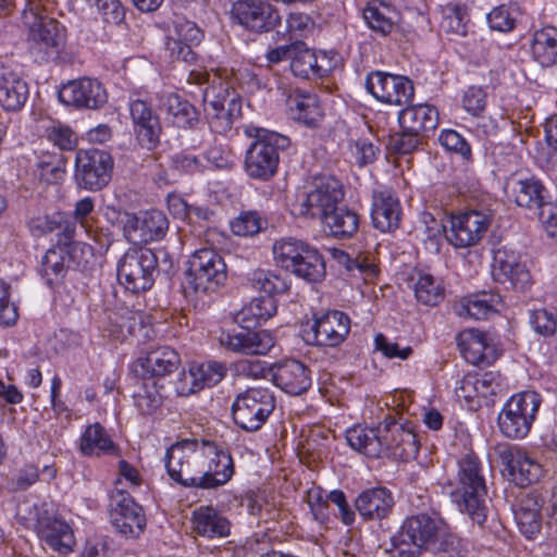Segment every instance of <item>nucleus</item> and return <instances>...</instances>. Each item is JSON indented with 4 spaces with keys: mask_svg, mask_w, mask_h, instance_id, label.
I'll return each instance as SVG.
<instances>
[{
    "mask_svg": "<svg viewBox=\"0 0 557 557\" xmlns=\"http://www.w3.org/2000/svg\"><path fill=\"white\" fill-rule=\"evenodd\" d=\"M276 301L273 297L253 298L235 317L236 322L242 324L244 330L221 331L218 338L220 345L236 354L267 355L275 345L273 334L268 330L249 331V329L270 319L276 312Z\"/></svg>",
    "mask_w": 557,
    "mask_h": 557,
    "instance_id": "nucleus-1",
    "label": "nucleus"
},
{
    "mask_svg": "<svg viewBox=\"0 0 557 557\" xmlns=\"http://www.w3.org/2000/svg\"><path fill=\"white\" fill-rule=\"evenodd\" d=\"M442 492L448 495L458 509L482 525L486 520L487 486L483 463L476 454L467 450L457 459L456 480L447 479L441 483Z\"/></svg>",
    "mask_w": 557,
    "mask_h": 557,
    "instance_id": "nucleus-2",
    "label": "nucleus"
},
{
    "mask_svg": "<svg viewBox=\"0 0 557 557\" xmlns=\"http://www.w3.org/2000/svg\"><path fill=\"white\" fill-rule=\"evenodd\" d=\"M245 134L255 138L246 151V174L259 181H268L277 171L280 153L289 145L288 137L253 125L245 127Z\"/></svg>",
    "mask_w": 557,
    "mask_h": 557,
    "instance_id": "nucleus-3",
    "label": "nucleus"
},
{
    "mask_svg": "<svg viewBox=\"0 0 557 557\" xmlns=\"http://www.w3.org/2000/svg\"><path fill=\"white\" fill-rule=\"evenodd\" d=\"M207 442L184 440L168 448L164 466L171 479L185 485L206 488Z\"/></svg>",
    "mask_w": 557,
    "mask_h": 557,
    "instance_id": "nucleus-4",
    "label": "nucleus"
},
{
    "mask_svg": "<svg viewBox=\"0 0 557 557\" xmlns=\"http://www.w3.org/2000/svg\"><path fill=\"white\" fill-rule=\"evenodd\" d=\"M22 18L29 52L41 61L58 57L65 42V28L34 4L23 10Z\"/></svg>",
    "mask_w": 557,
    "mask_h": 557,
    "instance_id": "nucleus-5",
    "label": "nucleus"
},
{
    "mask_svg": "<svg viewBox=\"0 0 557 557\" xmlns=\"http://www.w3.org/2000/svg\"><path fill=\"white\" fill-rule=\"evenodd\" d=\"M344 199L342 183L331 175H319L305 186L293 203V212L305 219L323 220Z\"/></svg>",
    "mask_w": 557,
    "mask_h": 557,
    "instance_id": "nucleus-6",
    "label": "nucleus"
},
{
    "mask_svg": "<svg viewBox=\"0 0 557 557\" xmlns=\"http://www.w3.org/2000/svg\"><path fill=\"white\" fill-rule=\"evenodd\" d=\"M442 528L440 519L428 515L412 516L406 519L399 531L392 536L388 552L392 557H416L423 549L436 544Z\"/></svg>",
    "mask_w": 557,
    "mask_h": 557,
    "instance_id": "nucleus-7",
    "label": "nucleus"
},
{
    "mask_svg": "<svg viewBox=\"0 0 557 557\" xmlns=\"http://www.w3.org/2000/svg\"><path fill=\"white\" fill-rule=\"evenodd\" d=\"M541 404V395L534 391L512 395L503 405L497 417L500 433L512 440L524 438L530 433Z\"/></svg>",
    "mask_w": 557,
    "mask_h": 557,
    "instance_id": "nucleus-8",
    "label": "nucleus"
},
{
    "mask_svg": "<svg viewBox=\"0 0 557 557\" xmlns=\"http://www.w3.org/2000/svg\"><path fill=\"white\" fill-rule=\"evenodd\" d=\"M274 407V396L269 388L249 387L236 396L232 414L240 429L253 432L265 423Z\"/></svg>",
    "mask_w": 557,
    "mask_h": 557,
    "instance_id": "nucleus-9",
    "label": "nucleus"
},
{
    "mask_svg": "<svg viewBox=\"0 0 557 557\" xmlns=\"http://www.w3.org/2000/svg\"><path fill=\"white\" fill-rule=\"evenodd\" d=\"M186 272V283L196 293L216 289L226 280V264L213 249L202 248L193 253Z\"/></svg>",
    "mask_w": 557,
    "mask_h": 557,
    "instance_id": "nucleus-10",
    "label": "nucleus"
},
{
    "mask_svg": "<svg viewBox=\"0 0 557 557\" xmlns=\"http://www.w3.org/2000/svg\"><path fill=\"white\" fill-rule=\"evenodd\" d=\"M157 268L154 253L147 248L128 249L117 263V278L132 293L149 289Z\"/></svg>",
    "mask_w": 557,
    "mask_h": 557,
    "instance_id": "nucleus-11",
    "label": "nucleus"
},
{
    "mask_svg": "<svg viewBox=\"0 0 557 557\" xmlns=\"http://www.w3.org/2000/svg\"><path fill=\"white\" fill-rule=\"evenodd\" d=\"M113 169L112 157L100 149H81L75 156V181L81 188L99 190L108 185Z\"/></svg>",
    "mask_w": 557,
    "mask_h": 557,
    "instance_id": "nucleus-12",
    "label": "nucleus"
},
{
    "mask_svg": "<svg viewBox=\"0 0 557 557\" xmlns=\"http://www.w3.org/2000/svg\"><path fill=\"white\" fill-rule=\"evenodd\" d=\"M446 238L456 248L476 245L492 224V214L483 210H468L450 216Z\"/></svg>",
    "mask_w": 557,
    "mask_h": 557,
    "instance_id": "nucleus-13",
    "label": "nucleus"
},
{
    "mask_svg": "<svg viewBox=\"0 0 557 557\" xmlns=\"http://www.w3.org/2000/svg\"><path fill=\"white\" fill-rule=\"evenodd\" d=\"M367 91L377 101L389 106H404L412 100V82L403 75L374 71L364 79Z\"/></svg>",
    "mask_w": 557,
    "mask_h": 557,
    "instance_id": "nucleus-14",
    "label": "nucleus"
},
{
    "mask_svg": "<svg viewBox=\"0 0 557 557\" xmlns=\"http://www.w3.org/2000/svg\"><path fill=\"white\" fill-rule=\"evenodd\" d=\"M231 14L238 25L256 34L270 32L281 23L278 10L265 0H238Z\"/></svg>",
    "mask_w": 557,
    "mask_h": 557,
    "instance_id": "nucleus-15",
    "label": "nucleus"
},
{
    "mask_svg": "<svg viewBox=\"0 0 557 557\" xmlns=\"http://www.w3.org/2000/svg\"><path fill=\"white\" fill-rule=\"evenodd\" d=\"M58 98L67 107L79 110H98L107 103L108 92L100 81L82 77L62 85Z\"/></svg>",
    "mask_w": 557,
    "mask_h": 557,
    "instance_id": "nucleus-16",
    "label": "nucleus"
},
{
    "mask_svg": "<svg viewBox=\"0 0 557 557\" xmlns=\"http://www.w3.org/2000/svg\"><path fill=\"white\" fill-rule=\"evenodd\" d=\"M168 228V218L159 210H149L139 214L126 213L123 220L124 236L134 245L160 240Z\"/></svg>",
    "mask_w": 557,
    "mask_h": 557,
    "instance_id": "nucleus-17",
    "label": "nucleus"
},
{
    "mask_svg": "<svg viewBox=\"0 0 557 557\" xmlns=\"http://www.w3.org/2000/svg\"><path fill=\"white\" fill-rule=\"evenodd\" d=\"M492 276L506 288L525 289L531 285V275L520 255L507 247L494 251Z\"/></svg>",
    "mask_w": 557,
    "mask_h": 557,
    "instance_id": "nucleus-18",
    "label": "nucleus"
},
{
    "mask_svg": "<svg viewBox=\"0 0 557 557\" xmlns=\"http://www.w3.org/2000/svg\"><path fill=\"white\" fill-rule=\"evenodd\" d=\"M116 493L112 495V509L110 513L112 525L124 536H138L146 527V517L143 508L117 485Z\"/></svg>",
    "mask_w": 557,
    "mask_h": 557,
    "instance_id": "nucleus-19",
    "label": "nucleus"
},
{
    "mask_svg": "<svg viewBox=\"0 0 557 557\" xmlns=\"http://www.w3.org/2000/svg\"><path fill=\"white\" fill-rule=\"evenodd\" d=\"M504 191L508 201L524 209L535 210L545 205L546 188L535 176L513 174L507 178Z\"/></svg>",
    "mask_w": 557,
    "mask_h": 557,
    "instance_id": "nucleus-20",
    "label": "nucleus"
},
{
    "mask_svg": "<svg viewBox=\"0 0 557 557\" xmlns=\"http://www.w3.org/2000/svg\"><path fill=\"white\" fill-rule=\"evenodd\" d=\"M128 110L136 140L143 148L153 149L159 144L161 134L159 116L141 99H131Z\"/></svg>",
    "mask_w": 557,
    "mask_h": 557,
    "instance_id": "nucleus-21",
    "label": "nucleus"
},
{
    "mask_svg": "<svg viewBox=\"0 0 557 557\" xmlns=\"http://www.w3.org/2000/svg\"><path fill=\"white\" fill-rule=\"evenodd\" d=\"M188 82L196 85H208L202 90L206 112L225 108L226 103L237 107L235 99L230 98L228 84L222 81V73L220 71L211 70V72H208L202 69H194L189 72Z\"/></svg>",
    "mask_w": 557,
    "mask_h": 557,
    "instance_id": "nucleus-22",
    "label": "nucleus"
},
{
    "mask_svg": "<svg viewBox=\"0 0 557 557\" xmlns=\"http://www.w3.org/2000/svg\"><path fill=\"white\" fill-rule=\"evenodd\" d=\"M350 330V320L342 311H331L315 319L306 341L310 344L334 347L339 345Z\"/></svg>",
    "mask_w": 557,
    "mask_h": 557,
    "instance_id": "nucleus-23",
    "label": "nucleus"
},
{
    "mask_svg": "<svg viewBox=\"0 0 557 557\" xmlns=\"http://www.w3.org/2000/svg\"><path fill=\"white\" fill-rule=\"evenodd\" d=\"M387 435L386 422L375 428L355 425L346 431L348 445L356 451L372 458L385 457L389 449Z\"/></svg>",
    "mask_w": 557,
    "mask_h": 557,
    "instance_id": "nucleus-24",
    "label": "nucleus"
},
{
    "mask_svg": "<svg viewBox=\"0 0 557 557\" xmlns=\"http://www.w3.org/2000/svg\"><path fill=\"white\" fill-rule=\"evenodd\" d=\"M458 347L465 360L475 366L491 364L500 355L493 338L474 329L465 330L459 334Z\"/></svg>",
    "mask_w": 557,
    "mask_h": 557,
    "instance_id": "nucleus-25",
    "label": "nucleus"
},
{
    "mask_svg": "<svg viewBox=\"0 0 557 557\" xmlns=\"http://www.w3.org/2000/svg\"><path fill=\"white\" fill-rule=\"evenodd\" d=\"M274 384L289 395H300L312 383L310 370L300 361L285 359L271 368Z\"/></svg>",
    "mask_w": 557,
    "mask_h": 557,
    "instance_id": "nucleus-26",
    "label": "nucleus"
},
{
    "mask_svg": "<svg viewBox=\"0 0 557 557\" xmlns=\"http://www.w3.org/2000/svg\"><path fill=\"white\" fill-rule=\"evenodd\" d=\"M371 220L373 226L387 233L398 227L401 207L396 194L389 188H379L373 191L371 205Z\"/></svg>",
    "mask_w": 557,
    "mask_h": 557,
    "instance_id": "nucleus-27",
    "label": "nucleus"
},
{
    "mask_svg": "<svg viewBox=\"0 0 557 557\" xmlns=\"http://www.w3.org/2000/svg\"><path fill=\"white\" fill-rule=\"evenodd\" d=\"M511 480L519 486L536 483L543 476L542 465L527 451L510 448L503 455Z\"/></svg>",
    "mask_w": 557,
    "mask_h": 557,
    "instance_id": "nucleus-28",
    "label": "nucleus"
},
{
    "mask_svg": "<svg viewBox=\"0 0 557 557\" xmlns=\"http://www.w3.org/2000/svg\"><path fill=\"white\" fill-rule=\"evenodd\" d=\"M359 515L369 520H381L389 515L394 507L392 492L383 486L362 491L355 499Z\"/></svg>",
    "mask_w": 557,
    "mask_h": 557,
    "instance_id": "nucleus-29",
    "label": "nucleus"
},
{
    "mask_svg": "<svg viewBox=\"0 0 557 557\" xmlns=\"http://www.w3.org/2000/svg\"><path fill=\"white\" fill-rule=\"evenodd\" d=\"M28 95L27 83L17 73L0 64V107L8 112L20 111Z\"/></svg>",
    "mask_w": 557,
    "mask_h": 557,
    "instance_id": "nucleus-30",
    "label": "nucleus"
},
{
    "mask_svg": "<svg viewBox=\"0 0 557 557\" xmlns=\"http://www.w3.org/2000/svg\"><path fill=\"white\" fill-rule=\"evenodd\" d=\"M206 488H215L226 484L234 474L231 454L207 442Z\"/></svg>",
    "mask_w": 557,
    "mask_h": 557,
    "instance_id": "nucleus-31",
    "label": "nucleus"
},
{
    "mask_svg": "<svg viewBox=\"0 0 557 557\" xmlns=\"http://www.w3.org/2000/svg\"><path fill=\"white\" fill-rule=\"evenodd\" d=\"M386 426L388 428L387 446L389 449L385 457L392 456L403 461L414 459L419 454L417 434L396 421L386 422Z\"/></svg>",
    "mask_w": 557,
    "mask_h": 557,
    "instance_id": "nucleus-32",
    "label": "nucleus"
},
{
    "mask_svg": "<svg viewBox=\"0 0 557 557\" xmlns=\"http://www.w3.org/2000/svg\"><path fill=\"white\" fill-rule=\"evenodd\" d=\"M503 308V300L498 294L481 292L461 298L455 305V311L460 317L474 320L487 319Z\"/></svg>",
    "mask_w": 557,
    "mask_h": 557,
    "instance_id": "nucleus-33",
    "label": "nucleus"
},
{
    "mask_svg": "<svg viewBox=\"0 0 557 557\" xmlns=\"http://www.w3.org/2000/svg\"><path fill=\"white\" fill-rule=\"evenodd\" d=\"M288 112L293 120L307 126H315L323 116V111L315 94L296 90L288 97Z\"/></svg>",
    "mask_w": 557,
    "mask_h": 557,
    "instance_id": "nucleus-34",
    "label": "nucleus"
},
{
    "mask_svg": "<svg viewBox=\"0 0 557 557\" xmlns=\"http://www.w3.org/2000/svg\"><path fill=\"white\" fill-rule=\"evenodd\" d=\"M78 449L84 456H101L120 454L107 430L98 422L87 425L78 440Z\"/></svg>",
    "mask_w": 557,
    "mask_h": 557,
    "instance_id": "nucleus-35",
    "label": "nucleus"
},
{
    "mask_svg": "<svg viewBox=\"0 0 557 557\" xmlns=\"http://www.w3.org/2000/svg\"><path fill=\"white\" fill-rule=\"evenodd\" d=\"M39 539L53 550L69 554L73 550L74 536L71 527L59 519H46L38 522Z\"/></svg>",
    "mask_w": 557,
    "mask_h": 557,
    "instance_id": "nucleus-36",
    "label": "nucleus"
},
{
    "mask_svg": "<svg viewBox=\"0 0 557 557\" xmlns=\"http://www.w3.org/2000/svg\"><path fill=\"white\" fill-rule=\"evenodd\" d=\"M193 530L200 536L214 539L230 534V523L211 506H200L193 511Z\"/></svg>",
    "mask_w": 557,
    "mask_h": 557,
    "instance_id": "nucleus-37",
    "label": "nucleus"
},
{
    "mask_svg": "<svg viewBox=\"0 0 557 557\" xmlns=\"http://www.w3.org/2000/svg\"><path fill=\"white\" fill-rule=\"evenodd\" d=\"M398 122L401 129L422 134L433 131L438 124L437 110L428 103H419L403 109L398 114Z\"/></svg>",
    "mask_w": 557,
    "mask_h": 557,
    "instance_id": "nucleus-38",
    "label": "nucleus"
},
{
    "mask_svg": "<svg viewBox=\"0 0 557 557\" xmlns=\"http://www.w3.org/2000/svg\"><path fill=\"white\" fill-rule=\"evenodd\" d=\"M180 366L178 354L168 347H159L149 351L140 359V367L144 375L148 379L162 377L173 373Z\"/></svg>",
    "mask_w": 557,
    "mask_h": 557,
    "instance_id": "nucleus-39",
    "label": "nucleus"
},
{
    "mask_svg": "<svg viewBox=\"0 0 557 557\" xmlns=\"http://www.w3.org/2000/svg\"><path fill=\"white\" fill-rule=\"evenodd\" d=\"M530 53L541 66L557 63V27L545 26L535 30L530 40Z\"/></svg>",
    "mask_w": 557,
    "mask_h": 557,
    "instance_id": "nucleus-40",
    "label": "nucleus"
},
{
    "mask_svg": "<svg viewBox=\"0 0 557 557\" xmlns=\"http://www.w3.org/2000/svg\"><path fill=\"white\" fill-rule=\"evenodd\" d=\"M36 153L35 174L47 184L60 183L65 175L66 159L60 152L38 150Z\"/></svg>",
    "mask_w": 557,
    "mask_h": 557,
    "instance_id": "nucleus-41",
    "label": "nucleus"
},
{
    "mask_svg": "<svg viewBox=\"0 0 557 557\" xmlns=\"http://www.w3.org/2000/svg\"><path fill=\"white\" fill-rule=\"evenodd\" d=\"M441 29L447 34L466 36L468 30V8L461 1L453 0L440 7Z\"/></svg>",
    "mask_w": 557,
    "mask_h": 557,
    "instance_id": "nucleus-42",
    "label": "nucleus"
},
{
    "mask_svg": "<svg viewBox=\"0 0 557 557\" xmlns=\"http://www.w3.org/2000/svg\"><path fill=\"white\" fill-rule=\"evenodd\" d=\"M322 222L329 233L338 238L351 237L359 226L357 213L347 208H339L338 206L332 213H329Z\"/></svg>",
    "mask_w": 557,
    "mask_h": 557,
    "instance_id": "nucleus-43",
    "label": "nucleus"
},
{
    "mask_svg": "<svg viewBox=\"0 0 557 557\" xmlns=\"http://www.w3.org/2000/svg\"><path fill=\"white\" fill-rule=\"evenodd\" d=\"M310 247L309 244L294 237L281 238L273 245L274 260L280 267L290 271Z\"/></svg>",
    "mask_w": 557,
    "mask_h": 557,
    "instance_id": "nucleus-44",
    "label": "nucleus"
},
{
    "mask_svg": "<svg viewBox=\"0 0 557 557\" xmlns=\"http://www.w3.org/2000/svg\"><path fill=\"white\" fill-rule=\"evenodd\" d=\"M417 300L425 306H436L444 299L442 283L429 273L418 272L412 277Z\"/></svg>",
    "mask_w": 557,
    "mask_h": 557,
    "instance_id": "nucleus-45",
    "label": "nucleus"
},
{
    "mask_svg": "<svg viewBox=\"0 0 557 557\" xmlns=\"http://www.w3.org/2000/svg\"><path fill=\"white\" fill-rule=\"evenodd\" d=\"M163 401V386L153 379L145 377L134 394V403L143 414L154 412Z\"/></svg>",
    "mask_w": 557,
    "mask_h": 557,
    "instance_id": "nucleus-46",
    "label": "nucleus"
},
{
    "mask_svg": "<svg viewBox=\"0 0 557 557\" xmlns=\"http://www.w3.org/2000/svg\"><path fill=\"white\" fill-rule=\"evenodd\" d=\"M290 272L307 282L315 283L324 277L325 264L318 249L311 246Z\"/></svg>",
    "mask_w": 557,
    "mask_h": 557,
    "instance_id": "nucleus-47",
    "label": "nucleus"
},
{
    "mask_svg": "<svg viewBox=\"0 0 557 557\" xmlns=\"http://www.w3.org/2000/svg\"><path fill=\"white\" fill-rule=\"evenodd\" d=\"M163 107L172 123L177 127L185 128L197 121V111L194 106L176 94L166 96Z\"/></svg>",
    "mask_w": 557,
    "mask_h": 557,
    "instance_id": "nucleus-48",
    "label": "nucleus"
},
{
    "mask_svg": "<svg viewBox=\"0 0 557 557\" xmlns=\"http://www.w3.org/2000/svg\"><path fill=\"white\" fill-rule=\"evenodd\" d=\"M333 258L339 265H343L351 273L352 276H358L364 282L372 281L377 274L376 265L367 257L358 256L352 258L344 250L334 249Z\"/></svg>",
    "mask_w": 557,
    "mask_h": 557,
    "instance_id": "nucleus-49",
    "label": "nucleus"
},
{
    "mask_svg": "<svg viewBox=\"0 0 557 557\" xmlns=\"http://www.w3.org/2000/svg\"><path fill=\"white\" fill-rule=\"evenodd\" d=\"M65 259L66 252L61 247H54L46 251L40 263V274L49 286L59 282L65 275Z\"/></svg>",
    "mask_w": 557,
    "mask_h": 557,
    "instance_id": "nucleus-50",
    "label": "nucleus"
},
{
    "mask_svg": "<svg viewBox=\"0 0 557 557\" xmlns=\"http://www.w3.org/2000/svg\"><path fill=\"white\" fill-rule=\"evenodd\" d=\"M248 280L255 289L263 292L265 296L270 297L284 293L288 288L286 281L270 270H253Z\"/></svg>",
    "mask_w": 557,
    "mask_h": 557,
    "instance_id": "nucleus-51",
    "label": "nucleus"
},
{
    "mask_svg": "<svg viewBox=\"0 0 557 557\" xmlns=\"http://www.w3.org/2000/svg\"><path fill=\"white\" fill-rule=\"evenodd\" d=\"M444 230L445 226L442 221L436 219L432 213L426 211L420 213L416 231L423 242L429 243L431 249L435 251L440 250V243Z\"/></svg>",
    "mask_w": 557,
    "mask_h": 557,
    "instance_id": "nucleus-52",
    "label": "nucleus"
},
{
    "mask_svg": "<svg viewBox=\"0 0 557 557\" xmlns=\"http://www.w3.org/2000/svg\"><path fill=\"white\" fill-rule=\"evenodd\" d=\"M47 139L60 150H72L76 146V136L72 128L59 121H44L42 125Z\"/></svg>",
    "mask_w": 557,
    "mask_h": 557,
    "instance_id": "nucleus-53",
    "label": "nucleus"
},
{
    "mask_svg": "<svg viewBox=\"0 0 557 557\" xmlns=\"http://www.w3.org/2000/svg\"><path fill=\"white\" fill-rule=\"evenodd\" d=\"M392 10L384 4H368L363 10V18L368 26L382 34L387 35L394 28Z\"/></svg>",
    "mask_w": 557,
    "mask_h": 557,
    "instance_id": "nucleus-54",
    "label": "nucleus"
},
{
    "mask_svg": "<svg viewBox=\"0 0 557 557\" xmlns=\"http://www.w3.org/2000/svg\"><path fill=\"white\" fill-rule=\"evenodd\" d=\"M200 388L211 387L220 383L226 374V368L218 361L191 364Z\"/></svg>",
    "mask_w": 557,
    "mask_h": 557,
    "instance_id": "nucleus-55",
    "label": "nucleus"
},
{
    "mask_svg": "<svg viewBox=\"0 0 557 557\" xmlns=\"http://www.w3.org/2000/svg\"><path fill=\"white\" fill-rule=\"evenodd\" d=\"M482 398L496 396L508 389L507 380L497 371L475 372Z\"/></svg>",
    "mask_w": 557,
    "mask_h": 557,
    "instance_id": "nucleus-56",
    "label": "nucleus"
},
{
    "mask_svg": "<svg viewBox=\"0 0 557 557\" xmlns=\"http://www.w3.org/2000/svg\"><path fill=\"white\" fill-rule=\"evenodd\" d=\"M230 226L237 236H251L261 230V219L257 212H242L231 221Z\"/></svg>",
    "mask_w": 557,
    "mask_h": 557,
    "instance_id": "nucleus-57",
    "label": "nucleus"
},
{
    "mask_svg": "<svg viewBox=\"0 0 557 557\" xmlns=\"http://www.w3.org/2000/svg\"><path fill=\"white\" fill-rule=\"evenodd\" d=\"M480 387L475 372L467 373L457 382L455 387L456 396L463 399L470 407L479 405L478 399L481 398Z\"/></svg>",
    "mask_w": 557,
    "mask_h": 557,
    "instance_id": "nucleus-58",
    "label": "nucleus"
},
{
    "mask_svg": "<svg viewBox=\"0 0 557 557\" xmlns=\"http://www.w3.org/2000/svg\"><path fill=\"white\" fill-rule=\"evenodd\" d=\"M96 7L106 23L120 24L125 17V11L119 0H86Z\"/></svg>",
    "mask_w": 557,
    "mask_h": 557,
    "instance_id": "nucleus-59",
    "label": "nucleus"
},
{
    "mask_svg": "<svg viewBox=\"0 0 557 557\" xmlns=\"http://www.w3.org/2000/svg\"><path fill=\"white\" fill-rule=\"evenodd\" d=\"M315 52L309 49L298 52L290 62L293 73L302 78L315 77Z\"/></svg>",
    "mask_w": 557,
    "mask_h": 557,
    "instance_id": "nucleus-60",
    "label": "nucleus"
},
{
    "mask_svg": "<svg viewBox=\"0 0 557 557\" xmlns=\"http://www.w3.org/2000/svg\"><path fill=\"white\" fill-rule=\"evenodd\" d=\"M438 141L446 150L459 153L465 159H469L471 156L470 145L455 129H443L438 136Z\"/></svg>",
    "mask_w": 557,
    "mask_h": 557,
    "instance_id": "nucleus-61",
    "label": "nucleus"
},
{
    "mask_svg": "<svg viewBox=\"0 0 557 557\" xmlns=\"http://www.w3.org/2000/svg\"><path fill=\"white\" fill-rule=\"evenodd\" d=\"M314 28L313 20L306 13L292 12L286 18V30L289 38L305 37Z\"/></svg>",
    "mask_w": 557,
    "mask_h": 557,
    "instance_id": "nucleus-62",
    "label": "nucleus"
},
{
    "mask_svg": "<svg viewBox=\"0 0 557 557\" xmlns=\"http://www.w3.org/2000/svg\"><path fill=\"white\" fill-rule=\"evenodd\" d=\"M486 20L488 26L493 30L500 33H507L513 29L516 25V18L512 15L509 8L499 5L494 8L487 15Z\"/></svg>",
    "mask_w": 557,
    "mask_h": 557,
    "instance_id": "nucleus-63",
    "label": "nucleus"
},
{
    "mask_svg": "<svg viewBox=\"0 0 557 557\" xmlns=\"http://www.w3.org/2000/svg\"><path fill=\"white\" fill-rule=\"evenodd\" d=\"M530 324L536 333L543 336H549L557 332V319L545 309L530 312Z\"/></svg>",
    "mask_w": 557,
    "mask_h": 557,
    "instance_id": "nucleus-64",
    "label": "nucleus"
}]
</instances>
